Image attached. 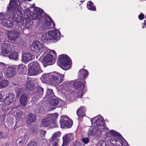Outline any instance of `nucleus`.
I'll list each match as a JSON object with an SVG mask.
<instances>
[{
	"label": "nucleus",
	"mask_w": 146,
	"mask_h": 146,
	"mask_svg": "<svg viewBox=\"0 0 146 146\" xmlns=\"http://www.w3.org/2000/svg\"><path fill=\"white\" fill-rule=\"evenodd\" d=\"M36 120V115L30 113L27 116L26 123L28 124H31L35 122Z\"/></svg>",
	"instance_id": "23"
},
{
	"label": "nucleus",
	"mask_w": 146,
	"mask_h": 146,
	"mask_svg": "<svg viewBox=\"0 0 146 146\" xmlns=\"http://www.w3.org/2000/svg\"><path fill=\"white\" fill-rule=\"evenodd\" d=\"M26 82V87L27 90H31L34 89L36 83L35 80L29 78L27 80Z\"/></svg>",
	"instance_id": "21"
},
{
	"label": "nucleus",
	"mask_w": 146,
	"mask_h": 146,
	"mask_svg": "<svg viewBox=\"0 0 146 146\" xmlns=\"http://www.w3.org/2000/svg\"><path fill=\"white\" fill-rule=\"evenodd\" d=\"M6 32L8 39L11 40L17 39L19 35V33L15 30L7 31Z\"/></svg>",
	"instance_id": "18"
},
{
	"label": "nucleus",
	"mask_w": 146,
	"mask_h": 146,
	"mask_svg": "<svg viewBox=\"0 0 146 146\" xmlns=\"http://www.w3.org/2000/svg\"><path fill=\"white\" fill-rule=\"evenodd\" d=\"M9 5V7H8V11L11 13L13 11V15L15 22L17 23L20 22L22 20L23 15L20 6L14 0H10Z\"/></svg>",
	"instance_id": "2"
},
{
	"label": "nucleus",
	"mask_w": 146,
	"mask_h": 146,
	"mask_svg": "<svg viewBox=\"0 0 146 146\" xmlns=\"http://www.w3.org/2000/svg\"><path fill=\"white\" fill-rule=\"evenodd\" d=\"M88 74V71L85 69H82L78 72L79 78L82 79V78H86Z\"/></svg>",
	"instance_id": "26"
},
{
	"label": "nucleus",
	"mask_w": 146,
	"mask_h": 146,
	"mask_svg": "<svg viewBox=\"0 0 146 146\" xmlns=\"http://www.w3.org/2000/svg\"><path fill=\"white\" fill-rule=\"evenodd\" d=\"M78 91L76 93V97L78 98H80L83 96L84 93L82 90Z\"/></svg>",
	"instance_id": "37"
},
{
	"label": "nucleus",
	"mask_w": 146,
	"mask_h": 146,
	"mask_svg": "<svg viewBox=\"0 0 146 146\" xmlns=\"http://www.w3.org/2000/svg\"><path fill=\"white\" fill-rule=\"evenodd\" d=\"M8 84V82L7 80H4L0 82V89L5 88Z\"/></svg>",
	"instance_id": "35"
},
{
	"label": "nucleus",
	"mask_w": 146,
	"mask_h": 146,
	"mask_svg": "<svg viewBox=\"0 0 146 146\" xmlns=\"http://www.w3.org/2000/svg\"><path fill=\"white\" fill-rule=\"evenodd\" d=\"M146 1V0H145Z\"/></svg>",
	"instance_id": "55"
},
{
	"label": "nucleus",
	"mask_w": 146,
	"mask_h": 146,
	"mask_svg": "<svg viewBox=\"0 0 146 146\" xmlns=\"http://www.w3.org/2000/svg\"><path fill=\"white\" fill-rule=\"evenodd\" d=\"M58 115L57 113H55L51 114L49 117L42 119L40 125V127H47L51 125L52 124L55 123Z\"/></svg>",
	"instance_id": "6"
},
{
	"label": "nucleus",
	"mask_w": 146,
	"mask_h": 146,
	"mask_svg": "<svg viewBox=\"0 0 146 146\" xmlns=\"http://www.w3.org/2000/svg\"><path fill=\"white\" fill-rule=\"evenodd\" d=\"M35 93L32 96V102L35 103L37 101L38 99L42 95L43 92V89L42 88L38 87L36 89Z\"/></svg>",
	"instance_id": "14"
},
{
	"label": "nucleus",
	"mask_w": 146,
	"mask_h": 146,
	"mask_svg": "<svg viewBox=\"0 0 146 146\" xmlns=\"http://www.w3.org/2000/svg\"><path fill=\"white\" fill-rule=\"evenodd\" d=\"M1 75H2V74L1 73L0 74V80L2 79L3 77V76H1Z\"/></svg>",
	"instance_id": "50"
},
{
	"label": "nucleus",
	"mask_w": 146,
	"mask_h": 146,
	"mask_svg": "<svg viewBox=\"0 0 146 146\" xmlns=\"http://www.w3.org/2000/svg\"><path fill=\"white\" fill-rule=\"evenodd\" d=\"M64 75L57 72H51L50 84L52 85H58L64 81Z\"/></svg>",
	"instance_id": "9"
},
{
	"label": "nucleus",
	"mask_w": 146,
	"mask_h": 146,
	"mask_svg": "<svg viewBox=\"0 0 146 146\" xmlns=\"http://www.w3.org/2000/svg\"><path fill=\"white\" fill-rule=\"evenodd\" d=\"M27 146H37V145L36 142L33 141L31 142Z\"/></svg>",
	"instance_id": "43"
},
{
	"label": "nucleus",
	"mask_w": 146,
	"mask_h": 146,
	"mask_svg": "<svg viewBox=\"0 0 146 146\" xmlns=\"http://www.w3.org/2000/svg\"><path fill=\"white\" fill-rule=\"evenodd\" d=\"M16 114L17 117L20 119H23L24 118V114L22 112L17 113Z\"/></svg>",
	"instance_id": "39"
},
{
	"label": "nucleus",
	"mask_w": 146,
	"mask_h": 146,
	"mask_svg": "<svg viewBox=\"0 0 146 146\" xmlns=\"http://www.w3.org/2000/svg\"><path fill=\"white\" fill-rule=\"evenodd\" d=\"M60 135V131L54 133L53 134L52 137L49 139L50 142L52 143L54 141H58V139H57L58 137H59Z\"/></svg>",
	"instance_id": "27"
},
{
	"label": "nucleus",
	"mask_w": 146,
	"mask_h": 146,
	"mask_svg": "<svg viewBox=\"0 0 146 146\" xmlns=\"http://www.w3.org/2000/svg\"><path fill=\"white\" fill-rule=\"evenodd\" d=\"M22 60L25 63L29 62L35 58V56L29 52L23 51L22 52Z\"/></svg>",
	"instance_id": "15"
},
{
	"label": "nucleus",
	"mask_w": 146,
	"mask_h": 146,
	"mask_svg": "<svg viewBox=\"0 0 146 146\" xmlns=\"http://www.w3.org/2000/svg\"><path fill=\"white\" fill-rule=\"evenodd\" d=\"M91 121L94 127L101 128L102 130H107L108 128L105 127L104 125V122L103 118L100 115L92 118Z\"/></svg>",
	"instance_id": "10"
},
{
	"label": "nucleus",
	"mask_w": 146,
	"mask_h": 146,
	"mask_svg": "<svg viewBox=\"0 0 146 146\" xmlns=\"http://www.w3.org/2000/svg\"><path fill=\"white\" fill-rule=\"evenodd\" d=\"M66 85H68L69 82H66Z\"/></svg>",
	"instance_id": "51"
},
{
	"label": "nucleus",
	"mask_w": 146,
	"mask_h": 146,
	"mask_svg": "<svg viewBox=\"0 0 146 146\" xmlns=\"http://www.w3.org/2000/svg\"><path fill=\"white\" fill-rule=\"evenodd\" d=\"M59 60L57 61L58 66L65 70H67L70 66V58L67 55L62 54L59 56Z\"/></svg>",
	"instance_id": "7"
},
{
	"label": "nucleus",
	"mask_w": 146,
	"mask_h": 146,
	"mask_svg": "<svg viewBox=\"0 0 146 146\" xmlns=\"http://www.w3.org/2000/svg\"><path fill=\"white\" fill-rule=\"evenodd\" d=\"M111 136L112 137L110 139V143L115 146H122L123 145V142L121 139L118 138L120 136V134L116 131L111 130L109 132Z\"/></svg>",
	"instance_id": "5"
},
{
	"label": "nucleus",
	"mask_w": 146,
	"mask_h": 146,
	"mask_svg": "<svg viewBox=\"0 0 146 146\" xmlns=\"http://www.w3.org/2000/svg\"><path fill=\"white\" fill-rule=\"evenodd\" d=\"M65 84V82H64V83H63V85H64Z\"/></svg>",
	"instance_id": "53"
},
{
	"label": "nucleus",
	"mask_w": 146,
	"mask_h": 146,
	"mask_svg": "<svg viewBox=\"0 0 146 146\" xmlns=\"http://www.w3.org/2000/svg\"><path fill=\"white\" fill-rule=\"evenodd\" d=\"M60 33L58 30H52L43 35L42 39L44 41L52 40L56 41L60 38Z\"/></svg>",
	"instance_id": "4"
},
{
	"label": "nucleus",
	"mask_w": 146,
	"mask_h": 146,
	"mask_svg": "<svg viewBox=\"0 0 146 146\" xmlns=\"http://www.w3.org/2000/svg\"><path fill=\"white\" fill-rule=\"evenodd\" d=\"M54 96L53 90L51 89H48L47 91L45 96L48 98H50Z\"/></svg>",
	"instance_id": "32"
},
{
	"label": "nucleus",
	"mask_w": 146,
	"mask_h": 146,
	"mask_svg": "<svg viewBox=\"0 0 146 146\" xmlns=\"http://www.w3.org/2000/svg\"><path fill=\"white\" fill-rule=\"evenodd\" d=\"M52 146H58V144L57 143L58 141H54Z\"/></svg>",
	"instance_id": "47"
},
{
	"label": "nucleus",
	"mask_w": 146,
	"mask_h": 146,
	"mask_svg": "<svg viewBox=\"0 0 146 146\" xmlns=\"http://www.w3.org/2000/svg\"><path fill=\"white\" fill-rule=\"evenodd\" d=\"M63 144L66 145L68 143H69L70 140V137L68 134L66 135L63 137Z\"/></svg>",
	"instance_id": "31"
},
{
	"label": "nucleus",
	"mask_w": 146,
	"mask_h": 146,
	"mask_svg": "<svg viewBox=\"0 0 146 146\" xmlns=\"http://www.w3.org/2000/svg\"><path fill=\"white\" fill-rule=\"evenodd\" d=\"M82 141L85 144H87L89 142V139L88 137H84L82 139Z\"/></svg>",
	"instance_id": "41"
},
{
	"label": "nucleus",
	"mask_w": 146,
	"mask_h": 146,
	"mask_svg": "<svg viewBox=\"0 0 146 146\" xmlns=\"http://www.w3.org/2000/svg\"><path fill=\"white\" fill-rule=\"evenodd\" d=\"M87 7L88 8L91 10L96 11V8L93 5V3L91 1H89L87 3Z\"/></svg>",
	"instance_id": "34"
},
{
	"label": "nucleus",
	"mask_w": 146,
	"mask_h": 146,
	"mask_svg": "<svg viewBox=\"0 0 146 146\" xmlns=\"http://www.w3.org/2000/svg\"><path fill=\"white\" fill-rule=\"evenodd\" d=\"M86 110L83 106H81L77 111V114L79 118H81L85 116Z\"/></svg>",
	"instance_id": "24"
},
{
	"label": "nucleus",
	"mask_w": 146,
	"mask_h": 146,
	"mask_svg": "<svg viewBox=\"0 0 146 146\" xmlns=\"http://www.w3.org/2000/svg\"><path fill=\"white\" fill-rule=\"evenodd\" d=\"M65 106V103L64 102L61 100L58 101V103L57 105V107H64Z\"/></svg>",
	"instance_id": "38"
},
{
	"label": "nucleus",
	"mask_w": 146,
	"mask_h": 146,
	"mask_svg": "<svg viewBox=\"0 0 146 146\" xmlns=\"http://www.w3.org/2000/svg\"><path fill=\"white\" fill-rule=\"evenodd\" d=\"M28 74L30 76H36L42 72L39 64L37 61H35L31 62L28 65Z\"/></svg>",
	"instance_id": "3"
},
{
	"label": "nucleus",
	"mask_w": 146,
	"mask_h": 146,
	"mask_svg": "<svg viewBox=\"0 0 146 146\" xmlns=\"http://www.w3.org/2000/svg\"><path fill=\"white\" fill-rule=\"evenodd\" d=\"M28 101L27 95L26 94L22 95L20 98V102L22 106H25Z\"/></svg>",
	"instance_id": "28"
},
{
	"label": "nucleus",
	"mask_w": 146,
	"mask_h": 146,
	"mask_svg": "<svg viewBox=\"0 0 146 146\" xmlns=\"http://www.w3.org/2000/svg\"><path fill=\"white\" fill-rule=\"evenodd\" d=\"M50 54H48L45 56L42 60L43 64L49 65L53 64L55 62V58L56 57V52L54 50H51Z\"/></svg>",
	"instance_id": "8"
},
{
	"label": "nucleus",
	"mask_w": 146,
	"mask_h": 146,
	"mask_svg": "<svg viewBox=\"0 0 146 146\" xmlns=\"http://www.w3.org/2000/svg\"><path fill=\"white\" fill-rule=\"evenodd\" d=\"M22 23L24 26H26L27 24L29 23L28 20L26 19L23 20Z\"/></svg>",
	"instance_id": "44"
},
{
	"label": "nucleus",
	"mask_w": 146,
	"mask_h": 146,
	"mask_svg": "<svg viewBox=\"0 0 146 146\" xmlns=\"http://www.w3.org/2000/svg\"><path fill=\"white\" fill-rule=\"evenodd\" d=\"M144 15L141 13L139 16V18L140 20H142L144 18Z\"/></svg>",
	"instance_id": "45"
},
{
	"label": "nucleus",
	"mask_w": 146,
	"mask_h": 146,
	"mask_svg": "<svg viewBox=\"0 0 146 146\" xmlns=\"http://www.w3.org/2000/svg\"><path fill=\"white\" fill-rule=\"evenodd\" d=\"M3 97L2 94L0 93V102L3 100Z\"/></svg>",
	"instance_id": "48"
},
{
	"label": "nucleus",
	"mask_w": 146,
	"mask_h": 146,
	"mask_svg": "<svg viewBox=\"0 0 146 146\" xmlns=\"http://www.w3.org/2000/svg\"><path fill=\"white\" fill-rule=\"evenodd\" d=\"M11 50V45L8 43H3L1 45V55L7 54L10 52Z\"/></svg>",
	"instance_id": "20"
},
{
	"label": "nucleus",
	"mask_w": 146,
	"mask_h": 146,
	"mask_svg": "<svg viewBox=\"0 0 146 146\" xmlns=\"http://www.w3.org/2000/svg\"><path fill=\"white\" fill-rule=\"evenodd\" d=\"M17 71L19 74L23 73L26 70L25 65L23 64H20L17 66Z\"/></svg>",
	"instance_id": "29"
},
{
	"label": "nucleus",
	"mask_w": 146,
	"mask_h": 146,
	"mask_svg": "<svg viewBox=\"0 0 146 146\" xmlns=\"http://www.w3.org/2000/svg\"><path fill=\"white\" fill-rule=\"evenodd\" d=\"M85 84V82L84 80H76L73 84V87L77 90H83Z\"/></svg>",
	"instance_id": "16"
},
{
	"label": "nucleus",
	"mask_w": 146,
	"mask_h": 146,
	"mask_svg": "<svg viewBox=\"0 0 146 146\" xmlns=\"http://www.w3.org/2000/svg\"><path fill=\"white\" fill-rule=\"evenodd\" d=\"M58 103V100L56 99L53 98L51 99L49 102L50 105L53 106H57Z\"/></svg>",
	"instance_id": "33"
},
{
	"label": "nucleus",
	"mask_w": 146,
	"mask_h": 146,
	"mask_svg": "<svg viewBox=\"0 0 146 146\" xmlns=\"http://www.w3.org/2000/svg\"><path fill=\"white\" fill-rule=\"evenodd\" d=\"M72 121L67 117H65L61 119L60 123L62 127H64L69 128L71 127L72 125Z\"/></svg>",
	"instance_id": "13"
},
{
	"label": "nucleus",
	"mask_w": 146,
	"mask_h": 146,
	"mask_svg": "<svg viewBox=\"0 0 146 146\" xmlns=\"http://www.w3.org/2000/svg\"><path fill=\"white\" fill-rule=\"evenodd\" d=\"M36 11V13L33 14L32 19L38 20L39 22L42 21L43 25L42 29L43 30H46L54 28L55 24L49 16L43 17L41 15L42 14V10L38 8Z\"/></svg>",
	"instance_id": "1"
},
{
	"label": "nucleus",
	"mask_w": 146,
	"mask_h": 146,
	"mask_svg": "<svg viewBox=\"0 0 146 146\" xmlns=\"http://www.w3.org/2000/svg\"><path fill=\"white\" fill-rule=\"evenodd\" d=\"M7 56L10 59L15 60H16L18 58V54L16 52H12L9 54L7 55Z\"/></svg>",
	"instance_id": "30"
},
{
	"label": "nucleus",
	"mask_w": 146,
	"mask_h": 146,
	"mask_svg": "<svg viewBox=\"0 0 146 146\" xmlns=\"http://www.w3.org/2000/svg\"><path fill=\"white\" fill-rule=\"evenodd\" d=\"M69 136H70V139H74V135L73 133H71L69 134H68Z\"/></svg>",
	"instance_id": "46"
},
{
	"label": "nucleus",
	"mask_w": 146,
	"mask_h": 146,
	"mask_svg": "<svg viewBox=\"0 0 146 146\" xmlns=\"http://www.w3.org/2000/svg\"><path fill=\"white\" fill-rule=\"evenodd\" d=\"M100 127H95L92 130H90L88 132V137H92L96 136H100L101 135V133L104 130H102Z\"/></svg>",
	"instance_id": "19"
},
{
	"label": "nucleus",
	"mask_w": 146,
	"mask_h": 146,
	"mask_svg": "<svg viewBox=\"0 0 146 146\" xmlns=\"http://www.w3.org/2000/svg\"><path fill=\"white\" fill-rule=\"evenodd\" d=\"M23 90L21 89L17 88L16 90V92L17 94V96L19 97L20 94L23 92Z\"/></svg>",
	"instance_id": "40"
},
{
	"label": "nucleus",
	"mask_w": 146,
	"mask_h": 146,
	"mask_svg": "<svg viewBox=\"0 0 146 146\" xmlns=\"http://www.w3.org/2000/svg\"><path fill=\"white\" fill-rule=\"evenodd\" d=\"M3 136V134L2 132L0 131V138H2Z\"/></svg>",
	"instance_id": "49"
},
{
	"label": "nucleus",
	"mask_w": 146,
	"mask_h": 146,
	"mask_svg": "<svg viewBox=\"0 0 146 146\" xmlns=\"http://www.w3.org/2000/svg\"><path fill=\"white\" fill-rule=\"evenodd\" d=\"M80 143H79V142H78V144H80Z\"/></svg>",
	"instance_id": "52"
},
{
	"label": "nucleus",
	"mask_w": 146,
	"mask_h": 146,
	"mask_svg": "<svg viewBox=\"0 0 146 146\" xmlns=\"http://www.w3.org/2000/svg\"><path fill=\"white\" fill-rule=\"evenodd\" d=\"M14 98V95L11 93H10L8 96H7L4 101V103L6 104H9L13 101Z\"/></svg>",
	"instance_id": "25"
},
{
	"label": "nucleus",
	"mask_w": 146,
	"mask_h": 146,
	"mask_svg": "<svg viewBox=\"0 0 146 146\" xmlns=\"http://www.w3.org/2000/svg\"><path fill=\"white\" fill-rule=\"evenodd\" d=\"M7 16L5 13H0V23L6 28H8L13 26V21L11 18L7 20Z\"/></svg>",
	"instance_id": "11"
},
{
	"label": "nucleus",
	"mask_w": 146,
	"mask_h": 146,
	"mask_svg": "<svg viewBox=\"0 0 146 146\" xmlns=\"http://www.w3.org/2000/svg\"><path fill=\"white\" fill-rule=\"evenodd\" d=\"M46 133V131L45 130H41L40 131V134L41 137H45Z\"/></svg>",
	"instance_id": "42"
},
{
	"label": "nucleus",
	"mask_w": 146,
	"mask_h": 146,
	"mask_svg": "<svg viewBox=\"0 0 146 146\" xmlns=\"http://www.w3.org/2000/svg\"><path fill=\"white\" fill-rule=\"evenodd\" d=\"M4 73L6 74V76L8 78H10L14 76L16 73V68L15 67L11 66L7 67L4 71Z\"/></svg>",
	"instance_id": "17"
},
{
	"label": "nucleus",
	"mask_w": 146,
	"mask_h": 146,
	"mask_svg": "<svg viewBox=\"0 0 146 146\" xmlns=\"http://www.w3.org/2000/svg\"><path fill=\"white\" fill-rule=\"evenodd\" d=\"M26 136H24L22 137L21 139L22 140H20L19 141V144H21L22 145H24L26 144L27 140V138H26Z\"/></svg>",
	"instance_id": "36"
},
{
	"label": "nucleus",
	"mask_w": 146,
	"mask_h": 146,
	"mask_svg": "<svg viewBox=\"0 0 146 146\" xmlns=\"http://www.w3.org/2000/svg\"><path fill=\"white\" fill-rule=\"evenodd\" d=\"M31 50L37 53H42L44 50V47L42 44L36 40L34 41L31 46Z\"/></svg>",
	"instance_id": "12"
},
{
	"label": "nucleus",
	"mask_w": 146,
	"mask_h": 146,
	"mask_svg": "<svg viewBox=\"0 0 146 146\" xmlns=\"http://www.w3.org/2000/svg\"><path fill=\"white\" fill-rule=\"evenodd\" d=\"M51 78V73H50L43 74L40 78L43 82L49 83L50 84Z\"/></svg>",
	"instance_id": "22"
},
{
	"label": "nucleus",
	"mask_w": 146,
	"mask_h": 146,
	"mask_svg": "<svg viewBox=\"0 0 146 146\" xmlns=\"http://www.w3.org/2000/svg\"><path fill=\"white\" fill-rule=\"evenodd\" d=\"M28 1H31V0H27Z\"/></svg>",
	"instance_id": "54"
}]
</instances>
